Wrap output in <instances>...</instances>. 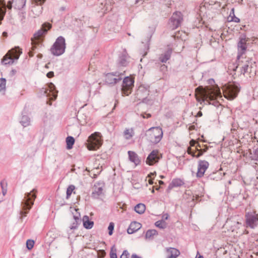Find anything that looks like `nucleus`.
I'll use <instances>...</instances> for the list:
<instances>
[{"instance_id":"f3484780","label":"nucleus","mask_w":258,"mask_h":258,"mask_svg":"<svg viewBox=\"0 0 258 258\" xmlns=\"http://www.w3.org/2000/svg\"><path fill=\"white\" fill-rule=\"evenodd\" d=\"M180 254V251L176 248L169 247L166 249L167 258H176Z\"/></svg>"},{"instance_id":"ddd939ff","label":"nucleus","mask_w":258,"mask_h":258,"mask_svg":"<svg viewBox=\"0 0 258 258\" xmlns=\"http://www.w3.org/2000/svg\"><path fill=\"white\" fill-rule=\"evenodd\" d=\"M44 93L50 100H55L57 96V91L55 89V86L52 83L48 84V87L45 89Z\"/></svg>"},{"instance_id":"6e6d98bb","label":"nucleus","mask_w":258,"mask_h":258,"mask_svg":"<svg viewBox=\"0 0 258 258\" xmlns=\"http://www.w3.org/2000/svg\"><path fill=\"white\" fill-rule=\"evenodd\" d=\"M195 128V125H190L188 129H189V131H191V130H194Z\"/></svg>"},{"instance_id":"5701e85b","label":"nucleus","mask_w":258,"mask_h":258,"mask_svg":"<svg viewBox=\"0 0 258 258\" xmlns=\"http://www.w3.org/2000/svg\"><path fill=\"white\" fill-rule=\"evenodd\" d=\"M84 226L87 229H91L94 225V222L89 220V218L87 216H84L83 218Z\"/></svg>"},{"instance_id":"6e6552de","label":"nucleus","mask_w":258,"mask_h":258,"mask_svg":"<svg viewBox=\"0 0 258 258\" xmlns=\"http://www.w3.org/2000/svg\"><path fill=\"white\" fill-rule=\"evenodd\" d=\"M66 48L65 40L60 36L50 48V51L54 55L58 56L64 53Z\"/></svg>"},{"instance_id":"4d7b16f0","label":"nucleus","mask_w":258,"mask_h":258,"mask_svg":"<svg viewBox=\"0 0 258 258\" xmlns=\"http://www.w3.org/2000/svg\"><path fill=\"white\" fill-rule=\"evenodd\" d=\"M131 258H140V257L139 256H138L137 255H133L132 256Z\"/></svg>"},{"instance_id":"bb28decb","label":"nucleus","mask_w":258,"mask_h":258,"mask_svg":"<svg viewBox=\"0 0 258 258\" xmlns=\"http://www.w3.org/2000/svg\"><path fill=\"white\" fill-rule=\"evenodd\" d=\"M26 0H13L12 3L18 9H22L25 5Z\"/></svg>"},{"instance_id":"4be33fe9","label":"nucleus","mask_w":258,"mask_h":258,"mask_svg":"<svg viewBox=\"0 0 258 258\" xmlns=\"http://www.w3.org/2000/svg\"><path fill=\"white\" fill-rule=\"evenodd\" d=\"M120 78H116L115 75L113 74H108L106 75V81L108 84H115L118 80H120Z\"/></svg>"},{"instance_id":"a878e982","label":"nucleus","mask_w":258,"mask_h":258,"mask_svg":"<svg viewBox=\"0 0 258 258\" xmlns=\"http://www.w3.org/2000/svg\"><path fill=\"white\" fill-rule=\"evenodd\" d=\"M171 50H168L164 54H162L160 57V60L162 62H166L170 57Z\"/></svg>"},{"instance_id":"cd10ccee","label":"nucleus","mask_w":258,"mask_h":258,"mask_svg":"<svg viewBox=\"0 0 258 258\" xmlns=\"http://www.w3.org/2000/svg\"><path fill=\"white\" fill-rule=\"evenodd\" d=\"M158 234L157 231L155 229L149 230L146 232V238L148 239H152L154 236Z\"/></svg>"},{"instance_id":"c9c22d12","label":"nucleus","mask_w":258,"mask_h":258,"mask_svg":"<svg viewBox=\"0 0 258 258\" xmlns=\"http://www.w3.org/2000/svg\"><path fill=\"white\" fill-rule=\"evenodd\" d=\"M34 245V241L33 240L29 239L26 242V246L27 248L30 250L31 249Z\"/></svg>"},{"instance_id":"13d9d810","label":"nucleus","mask_w":258,"mask_h":258,"mask_svg":"<svg viewBox=\"0 0 258 258\" xmlns=\"http://www.w3.org/2000/svg\"><path fill=\"white\" fill-rule=\"evenodd\" d=\"M3 35L4 37H7V32H3Z\"/></svg>"},{"instance_id":"49530a36","label":"nucleus","mask_w":258,"mask_h":258,"mask_svg":"<svg viewBox=\"0 0 258 258\" xmlns=\"http://www.w3.org/2000/svg\"><path fill=\"white\" fill-rule=\"evenodd\" d=\"M197 143V142L196 141H195L194 140H191L189 142L190 147H195Z\"/></svg>"},{"instance_id":"393cba45","label":"nucleus","mask_w":258,"mask_h":258,"mask_svg":"<svg viewBox=\"0 0 258 258\" xmlns=\"http://www.w3.org/2000/svg\"><path fill=\"white\" fill-rule=\"evenodd\" d=\"M146 210V206L143 204H139L135 207V211L139 214H143Z\"/></svg>"},{"instance_id":"2eb2a0df","label":"nucleus","mask_w":258,"mask_h":258,"mask_svg":"<svg viewBox=\"0 0 258 258\" xmlns=\"http://www.w3.org/2000/svg\"><path fill=\"white\" fill-rule=\"evenodd\" d=\"M104 184L102 182H97L95 184L93 191L92 194V197L95 199L98 198L103 193Z\"/></svg>"},{"instance_id":"6ab92c4d","label":"nucleus","mask_w":258,"mask_h":258,"mask_svg":"<svg viewBox=\"0 0 258 258\" xmlns=\"http://www.w3.org/2000/svg\"><path fill=\"white\" fill-rule=\"evenodd\" d=\"M247 41V39L245 38H241L240 41L238 43V51L241 53L243 54L245 52L247 46H246V42Z\"/></svg>"},{"instance_id":"37998d69","label":"nucleus","mask_w":258,"mask_h":258,"mask_svg":"<svg viewBox=\"0 0 258 258\" xmlns=\"http://www.w3.org/2000/svg\"><path fill=\"white\" fill-rule=\"evenodd\" d=\"M1 184L2 186V189H3V195H5L6 193V190H4V185H6L7 183L5 182V181L3 180L1 182Z\"/></svg>"},{"instance_id":"3c124183","label":"nucleus","mask_w":258,"mask_h":258,"mask_svg":"<svg viewBox=\"0 0 258 258\" xmlns=\"http://www.w3.org/2000/svg\"><path fill=\"white\" fill-rule=\"evenodd\" d=\"M8 9H11L12 8V3L11 2H9L7 6Z\"/></svg>"},{"instance_id":"a18cd8bd","label":"nucleus","mask_w":258,"mask_h":258,"mask_svg":"<svg viewBox=\"0 0 258 258\" xmlns=\"http://www.w3.org/2000/svg\"><path fill=\"white\" fill-rule=\"evenodd\" d=\"M196 144L197 145L195 147V149L197 151H198V152H199L200 151H202L203 152L206 151V150L205 149L203 151L202 150L199 149L201 147V146H200L198 142Z\"/></svg>"},{"instance_id":"79ce46f5","label":"nucleus","mask_w":258,"mask_h":258,"mask_svg":"<svg viewBox=\"0 0 258 258\" xmlns=\"http://www.w3.org/2000/svg\"><path fill=\"white\" fill-rule=\"evenodd\" d=\"M182 181L180 180L175 179L173 180L172 183L174 185H180L181 184Z\"/></svg>"},{"instance_id":"69168bd1","label":"nucleus","mask_w":258,"mask_h":258,"mask_svg":"<svg viewBox=\"0 0 258 258\" xmlns=\"http://www.w3.org/2000/svg\"><path fill=\"white\" fill-rule=\"evenodd\" d=\"M49 105H51V102H49Z\"/></svg>"},{"instance_id":"c03bdc74","label":"nucleus","mask_w":258,"mask_h":258,"mask_svg":"<svg viewBox=\"0 0 258 258\" xmlns=\"http://www.w3.org/2000/svg\"><path fill=\"white\" fill-rule=\"evenodd\" d=\"M141 116L144 118H150L151 116V114L150 113H143L141 114Z\"/></svg>"},{"instance_id":"4468645a","label":"nucleus","mask_w":258,"mask_h":258,"mask_svg":"<svg viewBox=\"0 0 258 258\" xmlns=\"http://www.w3.org/2000/svg\"><path fill=\"white\" fill-rule=\"evenodd\" d=\"M209 166V164L207 161L200 160L198 162L197 176L198 177L203 176Z\"/></svg>"},{"instance_id":"09e8293b","label":"nucleus","mask_w":258,"mask_h":258,"mask_svg":"<svg viewBox=\"0 0 258 258\" xmlns=\"http://www.w3.org/2000/svg\"><path fill=\"white\" fill-rule=\"evenodd\" d=\"M229 21H234L235 22H239V19L238 18L234 17V18L231 17V19H230Z\"/></svg>"},{"instance_id":"052dcab7","label":"nucleus","mask_w":258,"mask_h":258,"mask_svg":"<svg viewBox=\"0 0 258 258\" xmlns=\"http://www.w3.org/2000/svg\"><path fill=\"white\" fill-rule=\"evenodd\" d=\"M102 254H104L105 253V252H104V251H102Z\"/></svg>"},{"instance_id":"20e7f679","label":"nucleus","mask_w":258,"mask_h":258,"mask_svg":"<svg viewBox=\"0 0 258 258\" xmlns=\"http://www.w3.org/2000/svg\"><path fill=\"white\" fill-rule=\"evenodd\" d=\"M102 142L101 133L95 132L88 137L87 147L89 150H97L101 146Z\"/></svg>"},{"instance_id":"473e14b6","label":"nucleus","mask_w":258,"mask_h":258,"mask_svg":"<svg viewBox=\"0 0 258 258\" xmlns=\"http://www.w3.org/2000/svg\"><path fill=\"white\" fill-rule=\"evenodd\" d=\"M75 188V187L74 185H70L68 188H67V198L68 199L72 194V192L74 191V189Z\"/></svg>"},{"instance_id":"f8f14e48","label":"nucleus","mask_w":258,"mask_h":258,"mask_svg":"<svg viewBox=\"0 0 258 258\" xmlns=\"http://www.w3.org/2000/svg\"><path fill=\"white\" fill-rule=\"evenodd\" d=\"M161 155L158 150H153L148 156L146 159V163L149 165H153L158 162Z\"/></svg>"},{"instance_id":"864d4df0","label":"nucleus","mask_w":258,"mask_h":258,"mask_svg":"<svg viewBox=\"0 0 258 258\" xmlns=\"http://www.w3.org/2000/svg\"><path fill=\"white\" fill-rule=\"evenodd\" d=\"M202 115H203L202 112L201 111H199V112H198V113H197V114L196 116H197V117H201V116H202Z\"/></svg>"},{"instance_id":"1a4fd4ad","label":"nucleus","mask_w":258,"mask_h":258,"mask_svg":"<svg viewBox=\"0 0 258 258\" xmlns=\"http://www.w3.org/2000/svg\"><path fill=\"white\" fill-rule=\"evenodd\" d=\"M245 225L246 227L254 229L258 225V214L255 212L245 214Z\"/></svg>"},{"instance_id":"603ef678","label":"nucleus","mask_w":258,"mask_h":258,"mask_svg":"<svg viewBox=\"0 0 258 258\" xmlns=\"http://www.w3.org/2000/svg\"><path fill=\"white\" fill-rule=\"evenodd\" d=\"M163 218L165 220H167L168 218V215L166 214L163 215Z\"/></svg>"},{"instance_id":"f257e3e1","label":"nucleus","mask_w":258,"mask_h":258,"mask_svg":"<svg viewBox=\"0 0 258 258\" xmlns=\"http://www.w3.org/2000/svg\"><path fill=\"white\" fill-rule=\"evenodd\" d=\"M195 95L198 101H206L210 104L211 101L215 100L219 102L222 97L218 86L206 87L204 88L199 87L196 89Z\"/></svg>"},{"instance_id":"8fccbe9b","label":"nucleus","mask_w":258,"mask_h":258,"mask_svg":"<svg viewBox=\"0 0 258 258\" xmlns=\"http://www.w3.org/2000/svg\"><path fill=\"white\" fill-rule=\"evenodd\" d=\"M206 3H209L210 5H213L216 3V0H206Z\"/></svg>"},{"instance_id":"c85d7f7f","label":"nucleus","mask_w":258,"mask_h":258,"mask_svg":"<svg viewBox=\"0 0 258 258\" xmlns=\"http://www.w3.org/2000/svg\"><path fill=\"white\" fill-rule=\"evenodd\" d=\"M66 142L67 145V149H71L72 148L73 145L75 143V139L72 137H68L66 139Z\"/></svg>"},{"instance_id":"a211bd4d","label":"nucleus","mask_w":258,"mask_h":258,"mask_svg":"<svg viewBox=\"0 0 258 258\" xmlns=\"http://www.w3.org/2000/svg\"><path fill=\"white\" fill-rule=\"evenodd\" d=\"M142 227V224L138 222H132L127 229V233L128 234H132L137 231Z\"/></svg>"},{"instance_id":"a19ab883","label":"nucleus","mask_w":258,"mask_h":258,"mask_svg":"<svg viewBox=\"0 0 258 258\" xmlns=\"http://www.w3.org/2000/svg\"><path fill=\"white\" fill-rule=\"evenodd\" d=\"M120 258H129V253L126 250L124 251L120 256Z\"/></svg>"},{"instance_id":"bf43d9fd","label":"nucleus","mask_w":258,"mask_h":258,"mask_svg":"<svg viewBox=\"0 0 258 258\" xmlns=\"http://www.w3.org/2000/svg\"><path fill=\"white\" fill-rule=\"evenodd\" d=\"M159 184H160V185H161V184H164V182H163V181H162V180H160V181H159Z\"/></svg>"},{"instance_id":"b1692460","label":"nucleus","mask_w":258,"mask_h":258,"mask_svg":"<svg viewBox=\"0 0 258 258\" xmlns=\"http://www.w3.org/2000/svg\"><path fill=\"white\" fill-rule=\"evenodd\" d=\"M187 152L188 154H190L192 157H195L196 158H199L203 154V152L202 151H200L197 154H196L197 151L196 149H192V147H190L188 148Z\"/></svg>"},{"instance_id":"de8ad7c7","label":"nucleus","mask_w":258,"mask_h":258,"mask_svg":"<svg viewBox=\"0 0 258 258\" xmlns=\"http://www.w3.org/2000/svg\"><path fill=\"white\" fill-rule=\"evenodd\" d=\"M46 76L49 78H52L54 76V73L52 71L49 72L47 74Z\"/></svg>"},{"instance_id":"7c9ffc66","label":"nucleus","mask_w":258,"mask_h":258,"mask_svg":"<svg viewBox=\"0 0 258 258\" xmlns=\"http://www.w3.org/2000/svg\"><path fill=\"white\" fill-rule=\"evenodd\" d=\"M239 68L240 69H241V73L244 74L247 71L248 68V64L247 63H245V64L241 65L239 64L238 66H236V68L233 69L234 71H235L236 69Z\"/></svg>"},{"instance_id":"72a5a7b5","label":"nucleus","mask_w":258,"mask_h":258,"mask_svg":"<svg viewBox=\"0 0 258 258\" xmlns=\"http://www.w3.org/2000/svg\"><path fill=\"white\" fill-rule=\"evenodd\" d=\"M6 80L5 79L0 78V91H4L6 89Z\"/></svg>"},{"instance_id":"39448f33","label":"nucleus","mask_w":258,"mask_h":258,"mask_svg":"<svg viewBox=\"0 0 258 258\" xmlns=\"http://www.w3.org/2000/svg\"><path fill=\"white\" fill-rule=\"evenodd\" d=\"M22 52V49L19 47H15L9 50L3 57L2 62L4 64H12L14 59L19 58Z\"/></svg>"},{"instance_id":"dca6fc26","label":"nucleus","mask_w":258,"mask_h":258,"mask_svg":"<svg viewBox=\"0 0 258 258\" xmlns=\"http://www.w3.org/2000/svg\"><path fill=\"white\" fill-rule=\"evenodd\" d=\"M226 224L230 227L229 230L233 232L240 228L241 223L235 218H230L227 220Z\"/></svg>"},{"instance_id":"7ed1b4c3","label":"nucleus","mask_w":258,"mask_h":258,"mask_svg":"<svg viewBox=\"0 0 258 258\" xmlns=\"http://www.w3.org/2000/svg\"><path fill=\"white\" fill-rule=\"evenodd\" d=\"M36 198V191L34 189L25 195L23 202L22 203V210L20 213L22 218L26 216L28 211L33 205L34 201Z\"/></svg>"},{"instance_id":"9d476101","label":"nucleus","mask_w":258,"mask_h":258,"mask_svg":"<svg viewBox=\"0 0 258 258\" xmlns=\"http://www.w3.org/2000/svg\"><path fill=\"white\" fill-rule=\"evenodd\" d=\"M134 80L132 77H125L123 81L121 92L122 95L128 96L132 92Z\"/></svg>"},{"instance_id":"0eeeda50","label":"nucleus","mask_w":258,"mask_h":258,"mask_svg":"<svg viewBox=\"0 0 258 258\" xmlns=\"http://www.w3.org/2000/svg\"><path fill=\"white\" fill-rule=\"evenodd\" d=\"M148 139L153 143H159L162 138L163 131L159 127H155L150 128L147 134Z\"/></svg>"},{"instance_id":"c756f323","label":"nucleus","mask_w":258,"mask_h":258,"mask_svg":"<svg viewBox=\"0 0 258 258\" xmlns=\"http://www.w3.org/2000/svg\"><path fill=\"white\" fill-rule=\"evenodd\" d=\"M128 57L127 55H122L119 59V63L121 66H125L127 64L128 62Z\"/></svg>"},{"instance_id":"58836bf2","label":"nucleus","mask_w":258,"mask_h":258,"mask_svg":"<svg viewBox=\"0 0 258 258\" xmlns=\"http://www.w3.org/2000/svg\"><path fill=\"white\" fill-rule=\"evenodd\" d=\"M110 256V258H117L116 253V250L115 249H114L113 247L111 249Z\"/></svg>"},{"instance_id":"4c0bfd02","label":"nucleus","mask_w":258,"mask_h":258,"mask_svg":"<svg viewBox=\"0 0 258 258\" xmlns=\"http://www.w3.org/2000/svg\"><path fill=\"white\" fill-rule=\"evenodd\" d=\"M114 224L113 222H110L108 227V230L109 231V235H111L113 233V230L114 229Z\"/></svg>"},{"instance_id":"e433bc0d","label":"nucleus","mask_w":258,"mask_h":258,"mask_svg":"<svg viewBox=\"0 0 258 258\" xmlns=\"http://www.w3.org/2000/svg\"><path fill=\"white\" fill-rule=\"evenodd\" d=\"M182 35L186 36V34L184 32H183L182 31H178L177 33L175 34L174 37L175 38L183 39L184 38V37H183Z\"/></svg>"},{"instance_id":"2f4dec72","label":"nucleus","mask_w":258,"mask_h":258,"mask_svg":"<svg viewBox=\"0 0 258 258\" xmlns=\"http://www.w3.org/2000/svg\"><path fill=\"white\" fill-rule=\"evenodd\" d=\"M155 225L160 228L164 229L166 227L167 224L164 221H158L155 223Z\"/></svg>"},{"instance_id":"9b49d317","label":"nucleus","mask_w":258,"mask_h":258,"mask_svg":"<svg viewBox=\"0 0 258 258\" xmlns=\"http://www.w3.org/2000/svg\"><path fill=\"white\" fill-rule=\"evenodd\" d=\"M183 18L182 14L179 12H176L173 14L171 18H170L169 27L171 30H174L178 27L181 22L182 21Z\"/></svg>"},{"instance_id":"e2e57ef3","label":"nucleus","mask_w":258,"mask_h":258,"mask_svg":"<svg viewBox=\"0 0 258 258\" xmlns=\"http://www.w3.org/2000/svg\"><path fill=\"white\" fill-rule=\"evenodd\" d=\"M123 207H124V205H122V207H120L121 208H122L123 210L124 209H123Z\"/></svg>"},{"instance_id":"0e129e2a","label":"nucleus","mask_w":258,"mask_h":258,"mask_svg":"<svg viewBox=\"0 0 258 258\" xmlns=\"http://www.w3.org/2000/svg\"><path fill=\"white\" fill-rule=\"evenodd\" d=\"M160 177H161V178H164V176H160Z\"/></svg>"},{"instance_id":"ea45409f","label":"nucleus","mask_w":258,"mask_h":258,"mask_svg":"<svg viewBox=\"0 0 258 258\" xmlns=\"http://www.w3.org/2000/svg\"><path fill=\"white\" fill-rule=\"evenodd\" d=\"M45 1V0H32L33 3H35L37 5H41Z\"/></svg>"},{"instance_id":"f704fd0d","label":"nucleus","mask_w":258,"mask_h":258,"mask_svg":"<svg viewBox=\"0 0 258 258\" xmlns=\"http://www.w3.org/2000/svg\"><path fill=\"white\" fill-rule=\"evenodd\" d=\"M155 173H150L146 177V180L148 181L149 184H153V177L154 176Z\"/></svg>"},{"instance_id":"423d86ee","label":"nucleus","mask_w":258,"mask_h":258,"mask_svg":"<svg viewBox=\"0 0 258 258\" xmlns=\"http://www.w3.org/2000/svg\"><path fill=\"white\" fill-rule=\"evenodd\" d=\"M222 90L224 96L229 100L235 98L239 91V87L233 83H229L225 85Z\"/></svg>"},{"instance_id":"5fc2aeb1","label":"nucleus","mask_w":258,"mask_h":258,"mask_svg":"<svg viewBox=\"0 0 258 258\" xmlns=\"http://www.w3.org/2000/svg\"><path fill=\"white\" fill-rule=\"evenodd\" d=\"M196 258H204V257L200 254L199 252H198Z\"/></svg>"},{"instance_id":"412c9836","label":"nucleus","mask_w":258,"mask_h":258,"mask_svg":"<svg viewBox=\"0 0 258 258\" xmlns=\"http://www.w3.org/2000/svg\"><path fill=\"white\" fill-rule=\"evenodd\" d=\"M134 135L135 132L133 128H126L123 133V137L126 140L131 139Z\"/></svg>"},{"instance_id":"f03ea898","label":"nucleus","mask_w":258,"mask_h":258,"mask_svg":"<svg viewBox=\"0 0 258 258\" xmlns=\"http://www.w3.org/2000/svg\"><path fill=\"white\" fill-rule=\"evenodd\" d=\"M51 27V25L48 23L43 24L41 29L36 32L31 38V50L29 52V55L32 57L34 55L33 50L37 47V45L40 44L43 40L45 34Z\"/></svg>"},{"instance_id":"aec40b11","label":"nucleus","mask_w":258,"mask_h":258,"mask_svg":"<svg viewBox=\"0 0 258 258\" xmlns=\"http://www.w3.org/2000/svg\"><path fill=\"white\" fill-rule=\"evenodd\" d=\"M130 160L133 162L136 165L140 164V160L138 155L133 151H129L128 152Z\"/></svg>"},{"instance_id":"680f3d73","label":"nucleus","mask_w":258,"mask_h":258,"mask_svg":"<svg viewBox=\"0 0 258 258\" xmlns=\"http://www.w3.org/2000/svg\"><path fill=\"white\" fill-rule=\"evenodd\" d=\"M152 193H154V189L153 188L152 190Z\"/></svg>"}]
</instances>
